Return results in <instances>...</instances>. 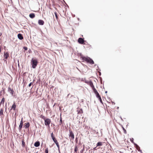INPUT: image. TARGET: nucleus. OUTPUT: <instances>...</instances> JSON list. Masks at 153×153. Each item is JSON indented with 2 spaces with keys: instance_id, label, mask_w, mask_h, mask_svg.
I'll list each match as a JSON object with an SVG mask.
<instances>
[{
  "instance_id": "obj_17",
  "label": "nucleus",
  "mask_w": 153,
  "mask_h": 153,
  "mask_svg": "<svg viewBox=\"0 0 153 153\" xmlns=\"http://www.w3.org/2000/svg\"><path fill=\"white\" fill-rule=\"evenodd\" d=\"M30 126V124L29 123H25V128H28Z\"/></svg>"
},
{
  "instance_id": "obj_25",
  "label": "nucleus",
  "mask_w": 153,
  "mask_h": 153,
  "mask_svg": "<svg viewBox=\"0 0 153 153\" xmlns=\"http://www.w3.org/2000/svg\"><path fill=\"white\" fill-rule=\"evenodd\" d=\"M55 144H56V145L57 146V147L58 148V149H59V143L57 142H56V143H55Z\"/></svg>"
},
{
  "instance_id": "obj_41",
  "label": "nucleus",
  "mask_w": 153,
  "mask_h": 153,
  "mask_svg": "<svg viewBox=\"0 0 153 153\" xmlns=\"http://www.w3.org/2000/svg\"><path fill=\"white\" fill-rule=\"evenodd\" d=\"M70 94H68V97L70 95Z\"/></svg>"
},
{
  "instance_id": "obj_28",
  "label": "nucleus",
  "mask_w": 153,
  "mask_h": 153,
  "mask_svg": "<svg viewBox=\"0 0 153 153\" xmlns=\"http://www.w3.org/2000/svg\"><path fill=\"white\" fill-rule=\"evenodd\" d=\"M98 99H99V100H100V102L101 103L103 104L102 101V99L101 98V97H100Z\"/></svg>"
},
{
  "instance_id": "obj_12",
  "label": "nucleus",
  "mask_w": 153,
  "mask_h": 153,
  "mask_svg": "<svg viewBox=\"0 0 153 153\" xmlns=\"http://www.w3.org/2000/svg\"><path fill=\"white\" fill-rule=\"evenodd\" d=\"M3 110L2 108H1L0 110V116L1 117V118L3 117L2 116H3Z\"/></svg>"
},
{
  "instance_id": "obj_27",
  "label": "nucleus",
  "mask_w": 153,
  "mask_h": 153,
  "mask_svg": "<svg viewBox=\"0 0 153 153\" xmlns=\"http://www.w3.org/2000/svg\"><path fill=\"white\" fill-rule=\"evenodd\" d=\"M123 129L124 131V132L125 134H126V129L123 128Z\"/></svg>"
},
{
  "instance_id": "obj_37",
  "label": "nucleus",
  "mask_w": 153,
  "mask_h": 153,
  "mask_svg": "<svg viewBox=\"0 0 153 153\" xmlns=\"http://www.w3.org/2000/svg\"><path fill=\"white\" fill-rule=\"evenodd\" d=\"M85 82L88 85V83L89 82V81H86Z\"/></svg>"
},
{
  "instance_id": "obj_8",
  "label": "nucleus",
  "mask_w": 153,
  "mask_h": 153,
  "mask_svg": "<svg viewBox=\"0 0 153 153\" xmlns=\"http://www.w3.org/2000/svg\"><path fill=\"white\" fill-rule=\"evenodd\" d=\"M17 36L19 39L20 40H22L24 38L22 35L21 33H19L17 35Z\"/></svg>"
},
{
  "instance_id": "obj_16",
  "label": "nucleus",
  "mask_w": 153,
  "mask_h": 153,
  "mask_svg": "<svg viewBox=\"0 0 153 153\" xmlns=\"http://www.w3.org/2000/svg\"><path fill=\"white\" fill-rule=\"evenodd\" d=\"M77 112L78 114H82L83 113V111L82 109H79L77 110Z\"/></svg>"
},
{
  "instance_id": "obj_19",
  "label": "nucleus",
  "mask_w": 153,
  "mask_h": 153,
  "mask_svg": "<svg viewBox=\"0 0 153 153\" xmlns=\"http://www.w3.org/2000/svg\"><path fill=\"white\" fill-rule=\"evenodd\" d=\"M25 145V143L24 140H22V146L23 147H24Z\"/></svg>"
},
{
  "instance_id": "obj_3",
  "label": "nucleus",
  "mask_w": 153,
  "mask_h": 153,
  "mask_svg": "<svg viewBox=\"0 0 153 153\" xmlns=\"http://www.w3.org/2000/svg\"><path fill=\"white\" fill-rule=\"evenodd\" d=\"M69 137H71L72 140H74V135L71 129L69 130Z\"/></svg>"
},
{
  "instance_id": "obj_1",
  "label": "nucleus",
  "mask_w": 153,
  "mask_h": 153,
  "mask_svg": "<svg viewBox=\"0 0 153 153\" xmlns=\"http://www.w3.org/2000/svg\"><path fill=\"white\" fill-rule=\"evenodd\" d=\"M81 58H82L83 61H85L87 63H89L91 64L92 65L94 64V62L93 60L89 57H86L85 56H83L82 55H81Z\"/></svg>"
},
{
  "instance_id": "obj_45",
  "label": "nucleus",
  "mask_w": 153,
  "mask_h": 153,
  "mask_svg": "<svg viewBox=\"0 0 153 153\" xmlns=\"http://www.w3.org/2000/svg\"><path fill=\"white\" fill-rule=\"evenodd\" d=\"M5 109H6V107Z\"/></svg>"
},
{
  "instance_id": "obj_18",
  "label": "nucleus",
  "mask_w": 153,
  "mask_h": 153,
  "mask_svg": "<svg viewBox=\"0 0 153 153\" xmlns=\"http://www.w3.org/2000/svg\"><path fill=\"white\" fill-rule=\"evenodd\" d=\"M102 143L101 142H99L97 144V147L102 146Z\"/></svg>"
},
{
  "instance_id": "obj_31",
  "label": "nucleus",
  "mask_w": 153,
  "mask_h": 153,
  "mask_svg": "<svg viewBox=\"0 0 153 153\" xmlns=\"http://www.w3.org/2000/svg\"><path fill=\"white\" fill-rule=\"evenodd\" d=\"M133 140H134V139H133V138H132L131 139H130V140H131V142L132 143H134V144H135V143H134V142L133 141Z\"/></svg>"
},
{
  "instance_id": "obj_26",
  "label": "nucleus",
  "mask_w": 153,
  "mask_h": 153,
  "mask_svg": "<svg viewBox=\"0 0 153 153\" xmlns=\"http://www.w3.org/2000/svg\"><path fill=\"white\" fill-rule=\"evenodd\" d=\"M54 14H55L56 18V19H57L58 16H57V13L56 12H55L54 13Z\"/></svg>"
},
{
  "instance_id": "obj_21",
  "label": "nucleus",
  "mask_w": 153,
  "mask_h": 153,
  "mask_svg": "<svg viewBox=\"0 0 153 153\" xmlns=\"http://www.w3.org/2000/svg\"><path fill=\"white\" fill-rule=\"evenodd\" d=\"M92 89L95 94L96 93L98 92L97 91V90H96V89L94 88V87L93 88H92Z\"/></svg>"
},
{
  "instance_id": "obj_10",
  "label": "nucleus",
  "mask_w": 153,
  "mask_h": 153,
  "mask_svg": "<svg viewBox=\"0 0 153 153\" xmlns=\"http://www.w3.org/2000/svg\"><path fill=\"white\" fill-rule=\"evenodd\" d=\"M16 108V105L15 103V102H14L13 104V105L12 106L10 110V111L12 109H13L14 110H15Z\"/></svg>"
},
{
  "instance_id": "obj_11",
  "label": "nucleus",
  "mask_w": 153,
  "mask_h": 153,
  "mask_svg": "<svg viewBox=\"0 0 153 153\" xmlns=\"http://www.w3.org/2000/svg\"><path fill=\"white\" fill-rule=\"evenodd\" d=\"M4 58L6 59H7L9 56V54L7 52L5 53L4 52Z\"/></svg>"
},
{
  "instance_id": "obj_32",
  "label": "nucleus",
  "mask_w": 153,
  "mask_h": 153,
  "mask_svg": "<svg viewBox=\"0 0 153 153\" xmlns=\"http://www.w3.org/2000/svg\"><path fill=\"white\" fill-rule=\"evenodd\" d=\"M62 123V120H60L59 123V125H61Z\"/></svg>"
},
{
  "instance_id": "obj_24",
  "label": "nucleus",
  "mask_w": 153,
  "mask_h": 153,
  "mask_svg": "<svg viewBox=\"0 0 153 153\" xmlns=\"http://www.w3.org/2000/svg\"><path fill=\"white\" fill-rule=\"evenodd\" d=\"M134 145L136 146H138L139 148V150L138 149V151H139V152H142V151L140 150V147L139 146L136 144H134Z\"/></svg>"
},
{
  "instance_id": "obj_23",
  "label": "nucleus",
  "mask_w": 153,
  "mask_h": 153,
  "mask_svg": "<svg viewBox=\"0 0 153 153\" xmlns=\"http://www.w3.org/2000/svg\"><path fill=\"white\" fill-rule=\"evenodd\" d=\"M78 150V148L77 146H75L74 148V152H76Z\"/></svg>"
},
{
  "instance_id": "obj_20",
  "label": "nucleus",
  "mask_w": 153,
  "mask_h": 153,
  "mask_svg": "<svg viewBox=\"0 0 153 153\" xmlns=\"http://www.w3.org/2000/svg\"><path fill=\"white\" fill-rule=\"evenodd\" d=\"M95 94H96V96L97 98H99L101 97L99 95V93L98 92L95 93Z\"/></svg>"
},
{
  "instance_id": "obj_5",
  "label": "nucleus",
  "mask_w": 153,
  "mask_h": 153,
  "mask_svg": "<svg viewBox=\"0 0 153 153\" xmlns=\"http://www.w3.org/2000/svg\"><path fill=\"white\" fill-rule=\"evenodd\" d=\"M23 125V118H22L21 120L20 121V125L19 126V131H20L21 130L22 128Z\"/></svg>"
},
{
  "instance_id": "obj_35",
  "label": "nucleus",
  "mask_w": 153,
  "mask_h": 153,
  "mask_svg": "<svg viewBox=\"0 0 153 153\" xmlns=\"http://www.w3.org/2000/svg\"><path fill=\"white\" fill-rule=\"evenodd\" d=\"M84 148H83V149H82V150H81V151H80V152H81V153H82V152H83V150H84Z\"/></svg>"
},
{
  "instance_id": "obj_14",
  "label": "nucleus",
  "mask_w": 153,
  "mask_h": 153,
  "mask_svg": "<svg viewBox=\"0 0 153 153\" xmlns=\"http://www.w3.org/2000/svg\"><path fill=\"white\" fill-rule=\"evenodd\" d=\"M88 85H90V86L92 88H93L94 87L93 83L91 81H89V82L88 83Z\"/></svg>"
},
{
  "instance_id": "obj_4",
  "label": "nucleus",
  "mask_w": 153,
  "mask_h": 153,
  "mask_svg": "<svg viewBox=\"0 0 153 153\" xmlns=\"http://www.w3.org/2000/svg\"><path fill=\"white\" fill-rule=\"evenodd\" d=\"M51 122V120L48 118H47L45 120V124L46 126H49Z\"/></svg>"
},
{
  "instance_id": "obj_43",
  "label": "nucleus",
  "mask_w": 153,
  "mask_h": 153,
  "mask_svg": "<svg viewBox=\"0 0 153 153\" xmlns=\"http://www.w3.org/2000/svg\"><path fill=\"white\" fill-rule=\"evenodd\" d=\"M107 93V91H105V93L106 94V93Z\"/></svg>"
},
{
  "instance_id": "obj_34",
  "label": "nucleus",
  "mask_w": 153,
  "mask_h": 153,
  "mask_svg": "<svg viewBox=\"0 0 153 153\" xmlns=\"http://www.w3.org/2000/svg\"><path fill=\"white\" fill-rule=\"evenodd\" d=\"M23 49L25 51H27V48L26 47H24Z\"/></svg>"
},
{
  "instance_id": "obj_13",
  "label": "nucleus",
  "mask_w": 153,
  "mask_h": 153,
  "mask_svg": "<svg viewBox=\"0 0 153 153\" xmlns=\"http://www.w3.org/2000/svg\"><path fill=\"white\" fill-rule=\"evenodd\" d=\"M40 145V143L39 141H36V142L34 144V146H35L36 147H38Z\"/></svg>"
},
{
  "instance_id": "obj_7",
  "label": "nucleus",
  "mask_w": 153,
  "mask_h": 153,
  "mask_svg": "<svg viewBox=\"0 0 153 153\" xmlns=\"http://www.w3.org/2000/svg\"><path fill=\"white\" fill-rule=\"evenodd\" d=\"M8 92H10V94L12 95H13L14 91L12 89H11L10 87L8 88Z\"/></svg>"
},
{
  "instance_id": "obj_36",
  "label": "nucleus",
  "mask_w": 153,
  "mask_h": 153,
  "mask_svg": "<svg viewBox=\"0 0 153 153\" xmlns=\"http://www.w3.org/2000/svg\"><path fill=\"white\" fill-rule=\"evenodd\" d=\"M32 84V82H30V83L29 84V85H28V86H29V87H30V86H31V85Z\"/></svg>"
},
{
  "instance_id": "obj_44",
  "label": "nucleus",
  "mask_w": 153,
  "mask_h": 153,
  "mask_svg": "<svg viewBox=\"0 0 153 153\" xmlns=\"http://www.w3.org/2000/svg\"><path fill=\"white\" fill-rule=\"evenodd\" d=\"M86 151H87L88 150V148H86Z\"/></svg>"
},
{
  "instance_id": "obj_9",
  "label": "nucleus",
  "mask_w": 153,
  "mask_h": 153,
  "mask_svg": "<svg viewBox=\"0 0 153 153\" xmlns=\"http://www.w3.org/2000/svg\"><path fill=\"white\" fill-rule=\"evenodd\" d=\"M44 21L41 19H39L38 20V24L40 25H43L44 24Z\"/></svg>"
},
{
  "instance_id": "obj_30",
  "label": "nucleus",
  "mask_w": 153,
  "mask_h": 153,
  "mask_svg": "<svg viewBox=\"0 0 153 153\" xmlns=\"http://www.w3.org/2000/svg\"><path fill=\"white\" fill-rule=\"evenodd\" d=\"M2 92L3 93V94H4V93H5V92H4V89H3L2 90H1V91H0V93H1Z\"/></svg>"
},
{
  "instance_id": "obj_38",
  "label": "nucleus",
  "mask_w": 153,
  "mask_h": 153,
  "mask_svg": "<svg viewBox=\"0 0 153 153\" xmlns=\"http://www.w3.org/2000/svg\"><path fill=\"white\" fill-rule=\"evenodd\" d=\"M62 120V117L60 116V120Z\"/></svg>"
},
{
  "instance_id": "obj_33",
  "label": "nucleus",
  "mask_w": 153,
  "mask_h": 153,
  "mask_svg": "<svg viewBox=\"0 0 153 153\" xmlns=\"http://www.w3.org/2000/svg\"><path fill=\"white\" fill-rule=\"evenodd\" d=\"M51 137H52V138L54 137V135H53V133H52L51 134Z\"/></svg>"
},
{
  "instance_id": "obj_2",
  "label": "nucleus",
  "mask_w": 153,
  "mask_h": 153,
  "mask_svg": "<svg viewBox=\"0 0 153 153\" xmlns=\"http://www.w3.org/2000/svg\"><path fill=\"white\" fill-rule=\"evenodd\" d=\"M38 63L36 59L32 58L31 61V64L32 65V68H36Z\"/></svg>"
},
{
  "instance_id": "obj_39",
  "label": "nucleus",
  "mask_w": 153,
  "mask_h": 153,
  "mask_svg": "<svg viewBox=\"0 0 153 153\" xmlns=\"http://www.w3.org/2000/svg\"><path fill=\"white\" fill-rule=\"evenodd\" d=\"M96 147L94 148V150H97V149H96Z\"/></svg>"
},
{
  "instance_id": "obj_40",
  "label": "nucleus",
  "mask_w": 153,
  "mask_h": 153,
  "mask_svg": "<svg viewBox=\"0 0 153 153\" xmlns=\"http://www.w3.org/2000/svg\"><path fill=\"white\" fill-rule=\"evenodd\" d=\"M137 146V150H138V149H139V148L138 146Z\"/></svg>"
},
{
  "instance_id": "obj_15",
  "label": "nucleus",
  "mask_w": 153,
  "mask_h": 153,
  "mask_svg": "<svg viewBox=\"0 0 153 153\" xmlns=\"http://www.w3.org/2000/svg\"><path fill=\"white\" fill-rule=\"evenodd\" d=\"M29 17L32 19H33L35 17V15L33 13H31L29 14Z\"/></svg>"
},
{
  "instance_id": "obj_42",
  "label": "nucleus",
  "mask_w": 153,
  "mask_h": 153,
  "mask_svg": "<svg viewBox=\"0 0 153 153\" xmlns=\"http://www.w3.org/2000/svg\"><path fill=\"white\" fill-rule=\"evenodd\" d=\"M101 74V73L100 72H99V75H100Z\"/></svg>"
},
{
  "instance_id": "obj_29",
  "label": "nucleus",
  "mask_w": 153,
  "mask_h": 153,
  "mask_svg": "<svg viewBox=\"0 0 153 153\" xmlns=\"http://www.w3.org/2000/svg\"><path fill=\"white\" fill-rule=\"evenodd\" d=\"M45 153H48V148H47L45 150Z\"/></svg>"
},
{
  "instance_id": "obj_6",
  "label": "nucleus",
  "mask_w": 153,
  "mask_h": 153,
  "mask_svg": "<svg viewBox=\"0 0 153 153\" xmlns=\"http://www.w3.org/2000/svg\"><path fill=\"white\" fill-rule=\"evenodd\" d=\"M78 42L80 44H83L84 42V40L83 39L79 38L78 39Z\"/></svg>"
},
{
  "instance_id": "obj_22",
  "label": "nucleus",
  "mask_w": 153,
  "mask_h": 153,
  "mask_svg": "<svg viewBox=\"0 0 153 153\" xmlns=\"http://www.w3.org/2000/svg\"><path fill=\"white\" fill-rule=\"evenodd\" d=\"M53 141V142L55 143H56V142H57V140H56V139L54 137L53 138H52Z\"/></svg>"
}]
</instances>
